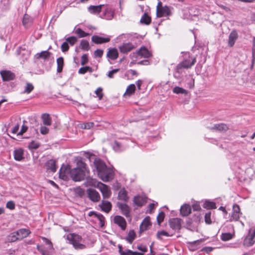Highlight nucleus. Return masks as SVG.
<instances>
[{"label": "nucleus", "instance_id": "nucleus-1", "mask_svg": "<svg viewBox=\"0 0 255 255\" xmlns=\"http://www.w3.org/2000/svg\"><path fill=\"white\" fill-rule=\"evenodd\" d=\"M90 170L87 165L81 160V181L86 179L84 185L86 187H98V182L97 180L89 176Z\"/></svg>", "mask_w": 255, "mask_h": 255}, {"label": "nucleus", "instance_id": "nucleus-2", "mask_svg": "<svg viewBox=\"0 0 255 255\" xmlns=\"http://www.w3.org/2000/svg\"><path fill=\"white\" fill-rule=\"evenodd\" d=\"M183 56V60L177 65L176 68L178 71L182 69L190 68L196 62V57H191L189 52L184 53Z\"/></svg>", "mask_w": 255, "mask_h": 255}, {"label": "nucleus", "instance_id": "nucleus-3", "mask_svg": "<svg viewBox=\"0 0 255 255\" xmlns=\"http://www.w3.org/2000/svg\"><path fill=\"white\" fill-rule=\"evenodd\" d=\"M171 14V11L167 5L163 6L161 1H158L156 6V15L157 17H166Z\"/></svg>", "mask_w": 255, "mask_h": 255}, {"label": "nucleus", "instance_id": "nucleus-4", "mask_svg": "<svg viewBox=\"0 0 255 255\" xmlns=\"http://www.w3.org/2000/svg\"><path fill=\"white\" fill-rule=\"evenodd\" d=\"M114 171L110 167H106L101 173H99V178L104 182H108L114 178Z\"/></svg>", "mask_w": 255, "mask_h": 255}, {"label": "nucleus", "instance_id": "nucleus-5", "mask_svg": "<svg viewBox=\"0 0 255 255\" xmlns=\"http://www.w3.org/2000/svg\"><path fill=\"white\" fill-rule=\"evenodd\" d=\"M255 227H252L249 230L248 235L245 237L243 242L245 246L249 247L252 246L255 243Z\"/></svg>", "mask_w": 255, "mask_h": 255}, {"label": "nucleus", "instance_id": "nucleus-6", "mask_svg": "<svg viewBox=\"0 0 255 255\" xmlns=\"http://www.w3.org/2000/svg\"><path fill=\"white\" fill-rule=\"evenodd\" d=\"M242 215L240 206L235 204L233 206V210L230 216L229 221L230 222H237L238 221Z\"/></svg>", "mask_w": 255, "mask_h": 255}, {"label": "nucleus", "instance_id": "nucleus-7", "mask_svg": "<svg viewBox=\"0 0 255 255\" xmlns=\"http://www.w3.org/2000/svg\"><path fill=\"white\" fill-rule=\"evenodd\" d=\"M97 188L102 193L104 199H108L111 196L112 192L108 185L102 182H99Z\"/></svg>", "mask_w": 255, "mask_h": 255}, {"label": "nucleus", "instance_id": "nucleus-8", "mask_svg": "<svg viewBox=\"0 0 255 255\" xmlns=\"http://www.w3.org/2000/svg\"><path fill=\"white\" fill-rule=\"evenodd\" d=\"M67 239L69 243L73 245V247L78 249L80 248V237L75 234H69L67 235Z\"/></svg>", "mask_w": 255, "mask_h": 255}, {"label": "nucleus", "instance_id": "nucleus-9", "mask_svg": "<svg viewBox=\"0 0 255 255\" xmlns=\"http://www.w3.org/2000/svg\"><path fill=\"white\" fill-rule=\"evenodd\" d=\"M86 193L88 197L93 202H97L100 200V195L96 190L89 188L87 190Z\"/></svg>", "mask_w": 255, "mask_h": 255}, {"label": "nucleus", "instance_id": "nucleus-10", "mask_svg": "<svg viewBox=\"0 0 255 255\" xmlns=\"http://www.w3.org/2000/svg\"><path fill=\"white\" fill-rule=\"evenodd\" d=\"M113 222L118 225L121 229L124 231L127 228V222L125 218L121 216L117 215L114 217Z\"/></svg>", "mask_w": 255, "mask_h": 255}, {"label": "nucleus", "instance_id": "nucleus-11", "mask_svg": "<svg viewBox=\"0 0 255 255\" xmlns=\"http://www.w3.org/2000/svg\"><path fill=\"white\" fill-rule=\"evenodd\" d=\"M136 54L141 58H148L152 56V52L145 46L141 47L137 51Z\"/></svg>", "mask_w": 255, "mask_h": 255}, {"label": "nucleus", "instance_id": "nucleus-12", "mask_svg": "<svg viewBox=\"0 0 255 255\" xmlns=\"http://www.w3.org/2000/svg\"><path fill=\"white\" fill-rule=\"evenodd\" d=\"M94 165L97 169L98 175L101 173L107 167L106 163L101 159L97 158L94 162Z\"/></svg>", "mask_w": 255, "mask_h": 255}, {"label": "nucleus", "instance_id": "nucleus-13", "mask_svg": "<svg viewBox=\"0 0 255 255\" xmlns=\"http://www.w3.org/2000/svg\"><path fill=\"white\" fill-rule=\"evenodd\" d=\"M135 48V46L131 43H123L119 47L120 51L122 53H127Z\"/></svg>", "mask_w": 255, "mask_h": 255}, {"label": "nucleus", "instance_id": "nucleus-14", "mask_svg": "<svg viewBox=\"0 0 255 255\" xmlns=\"http://www.w3.org/2000/svg\"><path fill=\"white\" fill-rule=\"evenodd\" d=\"M107 58L110 60H116L119 57V52L116 48H110L106 54Z\"/></svg>", "mask_w": 255, "mask_h": 255}, {"label": "nucleus", "instance_id": "nucleus-15", "mask_svg": "<svg viewBox=\"0 0 255 255\" xmlns=\"http://www.w3.org/2000/svg\"><path fill=\"white\" fill-rule=\"evenodd\" d=\"M118 207L121 210L122 214L126 217H129L130 216V209L129 207L125 203H118Z\"/></svg>", "mask_w": 255, "mask_h": 255}, {"label": "nucleus", "instance_id": "nucleus-16", "mask_svg": "<svg viewBox=\"0 0 255 255\" xmlns=\"http://www.w3.org/2000/svg\"><path fill=\"white\" fill-rule=\"evenodd\" d=\"M91 40L94 43L100 44L110 42L111 39L109 37H102L98 35H94L92 37Z\"/></svg>", "mask_w": 255, "mask_h": 255}, {"label": "nucleus", "instance_id": "nucleus-17", "mask_svg": "<svg viewBox=\"0 0 255 255\" xmlns=\"http://www.w3.org/2000/svg\"><path fill=\"white\" fill-rule=\"evenodd\" d=\"M151 223L150 222V218L149 216L146 217L142 222H141L140 227L139 231L140 232H143L146 230H147L150 226H151Z\"/></svg>", "mask_w": 255, "mask_h": 255}, {"label": "nucleus", "instance_id": "nucleus-18", "mask_svg": "<svg viewBox=\"0 0 255 255\" xmlns=\"http://www.w3.org/2000/svg\"><path fill=\"white\" fill-rule=\"evenodd\" d=\"M70 169L66 166H62L59 171V177L64 180L68 179V175H70Z\"/></svg>", "mask_w": 255, "mask_h": 255}, {"label": "nucleus", "instance_id": "nucleus-19", "mask_svg": "<svg viewBox=\"0 0 255 255\" xmlns=\"http://www.w3.org/2000/svg\"><path fill=\"white\" fill-rule=\"evenodd\" d=\"M37 249L40 252L42 255H51L53 250V247L50 248V247L48 246L45 247L41 245H37Z\"/></svg>", "mask_w": 255, "mask_h": 255}, {"label": "nucleus", "instance_id": "nucleus-20", "mask_svg": "<svg viewBox=\"0 0 255 255\" xmlns=\"http://www.w3.org/2000/svg\"><path fill=\"white\" fill-rule=\"evenodd\" d=\"M181 219L178 218H173L169 220V224L170 227L173 230H179L181 228Z\"/></svg>", "mask_w": 255, "mask_h": 255}, {"label": "nucleus", "instance_id": "nucleus-21", "mask_svg": "<svg viewBox=\"0 0 255 255\" xmlns=\"http://www.w3.org/2000/svg\"><path fill=\"white\" fill-rule=\"evenodd\" d=\"M0 75L2 80L8 81L12 80L14 78V74L9 71L4 70L0 72Z\"/></svg>", "mask_w": 255, "mask_h": 255}, {"label": "nucleus", "instance_id": "nucleus-22", "mask_svg": "<svg viewBox=\"0 0 255 255\" xmlns=\"http://www.w3.org/2000/svg\"><path fill=\"white\" fill-rule=\"evenodd\" d=\"M99 207L102 211L108 213L112 210V203L108 201L103 200L99 205Z\"/></svg>", "mask_w": 255, "mask_h": 255}, {"label": "nucleus", "instance_id": "nucleus-23", "mask_svg": "<svg viewBox=\"0 0 255 255\" xmlns=\"http://www.w3.org/2000/svg\"><path fill=\"white\" fill-rule=\"evenodd\" d=\"M238 38V34L236 30L232 31L229 36L228 45L231 47H233Z\"/></svg>", "mask_w": 255, "mask_h": 255}, {"label": "nucleus", "instance_id": "nucleus-24", "mask_svg": "<svg viewBox=\"0 0 255 255\" xmlns=\"http://www.w3.org/2000/svg\"><path fill=\"white\" fill-rule=\"evenodd\" d=\"M70 177L74 181H80V167H77L70 170Z\"/></svg>", "mask_w": 255, "mask_h": 255}, {"label": "nucleus", "instance_id": "nucleus-25", "mask_svg": "<svg viewBox=\"0 0 255 255\" xmlns=\"http://www.w3.org/2000/svg\"><path fill=\"white\" fill-rule=\"evenodd\" d=\"M133 203L135 205L138 207H141L144 205L146 202V198L141 196H136L133 198Z\"/></svg>", "mask_w": 255, "mask_h": 255}, {"label": "nucleus", "instance_id": "nucleus-26", "mask_svg": "<svg viewBox=\"0 0 255 255\" xmlns=\"http://www.w3.org/2000/svg\"><path fill=\"white\" fill-rule=\"evenodd\" d=\"M17 236L19 240L27 237L31 233L29 230L26 229H21L16 232Z\"/></svg>", "mask_w": 255, "mask_h": 255}, {"label": "nucleus", "instance_id": "nucleus-27", "mask_svg": "<svg viewBox=\"0 0 255 255\" xmlns=\"http://www.w3.org/2000/svg\"><path fill=\"white\" fill-rule=\"evenodd\" d=\"M13 156L15 160H22L24 158L23 150L21 148L15 149L13 151Z\"/></svg>", "mask_w": 255, "mask_h": 255}, {"label": "nucleus", "instance_id": "nucleus-28", "mask_svg": "<svg viewBox=\"0 0 255 255\" xmlns=\"http://www.w3.org/2000/svg\"><path fill=\"white\" fill-rule=\"evenodd\" d=\"M191 213V208L189 205L184 204L180 208V214L182 216L186 217Z\"/></svg>", "mask_w": 255, "mask_h": 255}, {"label": "nucleus", "instance_id": "nucleus-29", "mask_svg": "<svg viewBox=\"0 0 255 255\" xmlns=\"http://www.w3.org/2000/svg\"><path fill=\"white\" fill-rule=\"evenodd\" d=\"M51 53L47 50L42 51L40 53H37L35 55V58L37 59H42L43 60L48 59L51 56Z\"/></svg>", "mask_w": 255, "mask_h": 255}, {"label": "nucleus", "instance_id": "nucleus-30", "mask_svg": "<svg viewBox=\"0 0 255 255\" xmlns=\"http://www.w3.org/2000/svg\"><path fill=\"white\" fill-rule=\"evenodd\" d=\"M89 216L91 217L93 215L97 218L100 221V225L101 227H103L105 224V218L104 216L101 214H97L94 211L90 212L88 214Z\"/></svg>", "mask_w": 255, "mask_h": 255}, {"label": "nucleus", "instance_id": "nucleus-31", "mask_svg": "<svg viewBox=\"0 0 255 255\" xmlns=\"http://www.w3.org/2000/svg\"><path fill=\"white\" fill-rule=\"evenodd\" d=\"M228 129L229 128L228 126L226 124L223 123L214 125L212 128V129L220 131H226L228 130Z\"/></svg>", "mask_w": 255, "mask_h": 255}, {"label": "nucleus", "instance_id": "nucleus-32", "mask_svg": "<svg viewBox=\"0 0 255 255\" xmlns=\"http://www.w3.org/2000/svg\"><path fill=\"white\" fill-rule=\"evenodd\" d=\"M118 199L123 200L124 202H127L128 200V192L123 188L120 190L118 194Z\"/></svg>", "mask_w": 255, "mask_h": 255}, {"label": "nucleus", "instance_id": "nucleus-33", "mask_svg": "<svg viewBox=\"0 0 255 255\" xmlns=\"http://www.w3.org/2000/svg\"><path fill=\"white\" fill-rule=\"evenodd\" d=\"M103 5V4H100L96 6L90 5L88 7V9L89 11L91 13H99L101 12Z\"/></svg>", "mask_w": 255, "mask_h": 255}, {"label": "nucleus", "instance_id": "nucleus-34", "mask_svg": "<svg viewBox=\"0 0 255 255\" xmlns=\"http://www.w3.org/2000/svg\"><path fill=\"white\" fill-rule=\"evenodd\" d=\"M47 169L50 170L52 172H55L56 171L55 161L50 159L46 163Z\"/></svg>", "mask_w": 255, "mask_h": 255}, {"label": "nucleus", "instance_id": "nucleus-35", "mask_svg": "<svg viewBox=\"0 0 255 255\" xmlns=\"http://www.w3.org/2000/svg\"><path fill=\"white\" fill-rule=\"evenodd\" d=\"M140 22L146 25H149L151 22V18L147 12H145L141 17Z\"/></svg>", "mask_w": 255, "mask_h": 255}, {"label": "nucleus", "instance_id": "nucleus-36", "mask_svg": "<svg viewBox=\"0 0 255 255\" xmlns=\"http://www.w3.org/2000/svg\"><path fill=\"white\" fill-rule=\"evenodd\" d=\"M57 72L58 73H61L62 71L64 65V59L62 57H60L57 59Z\"/></svg>", "mask_w": 255, "mask_h": 255}, {"label": "nucleus", "instance_id": "nucleus-37", "mask_svg": "<svg viewBox=\"0 0 255 255\" xmlns=\"http://www.w3.org/2000/svg\"><path fill=\"white\" fill-rule=\"evenodd\" d=\"M136 237V234L133 230H130L128 233L127 237L126 238L129 243L131 244Z\"/></svg>", "mask_w": 255, "mask_h": 255}, {"label": "nucleus", "instance_id": "nucleus-38", "mask_svg": "<svg viewBox=\"0 0 255 255\" xmlns=\"http://www.w3.org/2000/svg\"><path fill=\"white\" fill-rule=\"evenodd\" d=\"M203 207L207 209H214L217 208L215 202L208 201H206L204 202Z\"/></svg>", "mask_w": 255, "mask_h": 255}, {"label": "nucleus", "instance_id": "nucleus-39", "mask_svg": "<svg viewBox=\"0 0 255 255\" xmlns=\"http://www.w3.org/2000/svg\"><path fill=\"white\" fill-rule=\"evenodd\" d=\"M135 91V86L134 84H132L129 85L128 88H127L126 91L125 93V95H128L130 96L131 95L133 94Z\"/></svg>", "mask_w": 255, "mask_h": 255}, {"label": "nucleus", "instance_id": "nucleus-40", "mask_svg": "<svg viewBox=\"0 0 255 255\" xmlns=\"http://www.w3.org/2000/svg\"><path fill=\"white\" fill-rule=\"evenodd\" d=\"M42 119L44 125L46 126H49L51 124V119L48 114H43L42 116Z\"/></svg>", "mask_w": 255, "mask_h": 255}, {"label": "nucleus", "instance_id": "nucleus-41", "mask_svg": "<svg viewBox=\"0 0 255 255\" xmlns=\"http://www.w3.org/2000/svg\"><path fill=\"white\" fill-rule=\"evenodd\" d=\"M173 92L176 94H183L185 95L187 94V91L186 90L177 86L173 88Z\"/></svg>", "mask_w": 255, "mask_h": 255}, {"label": "nucleus", "instance_id": "nucleus-42", "mask_svg": "<svg viewBox=\"0 0 255 255\" xmlns=\"http://www.w3.org/2000/svg\"><path fill=\"white\" fill-rule=\"evenodd\" d=\"M34 89V87L31 83H27L23 91L24 93L29 94Z\"/></svg>", "mask_w": 255, "mask_h": 255}, {"label": "nucleus", "instance_id": "nucleus-43", "mask_svg": "<svg viewBox=\"0 0 255 255\" xmlns=\"http://www.w3.org/2000/svg\"><path fill=\"white\" fill-rule=\"evenodd\" d=\"M81 48L84 50L88 51L90 49V46L89 42L85 40H82L81 41Z\"/></svg>", "mask_w": 255, "mask_h": 255}, {"label": "nucleus", "instance_id": "nucleus-44", "mask_svg": "<svg viewBox=\"0 0 255 255\" xmlns=\"http://www.w3.org/2000/svg\"><path fill=\"white\" fill-rule=\"evenodd\" d=\"M114 12L113 10L107 8L105 12V16L107 19H111L113 17Z\"/></svg>", "mask_w": 255, "mask_h": 255}, {"label": "nucleus", "instance_id": "nucleus-45", "mask_svg": "<svg viewBox=\"0 0 255 255\" xmlns=\"http://www.w3.org/2000/svg\"><path fill=\"white\" fill-rule=\"evenodd\" d=\"M8 240L11 242H15L17 240H19V238L17 236L16 232L11 233L8 236Z\"/></svg>", "mask_w": 255, "mask_h": 255}, {"label": "nucleus", "instance_id": "nucleus-46", "mask_svg": "<svg viewBox=\"0 0 255 255\" xmlns=\"http://www.w3.org/2000/svg\"><path fill=\"white\" fill-rule=\"evenodd\" d=\"M94 125V124L93 122L85 123H83L82 125H81V128L89 129L92 128Z\"/></svg>", "mask_w": 255, "mask_h": 255}, {"label": "nucleus", "instance_id": "nucleus-47", "mask_svg": "<svg viewBox=\"0 0 255 255\" xmlns=\"http://www.w3.org/2000/svg\"><path fill=\"white\" fill-rule=\"evenodd\" d=\"M104 53V50L101 49H96L94 52V56L95 58H101Z\"/></svg>", "mask_w": 255, "mask_h": 255}, {"label": "nucleus", "instance_id": "nucleus-48", "mask_svg": "<svg viewBox=\"0 0 255 255\" xmlns=\"http://www.w3.org/2000/svg\"><path fill=\"white\" fill-rule=\"evenodd\" d=\"M31 22V19L29 15L28 14H24L23 18L22 23L25 26H26L27 24H28L29 23Z\"/></svg>", "mask_w": 255, "mask_h": 255}, {"label": "nucleus", "instance_id": "nucleus-49", "mask_svg": "<svg viewBox=\"0 0 255 255\" xmlns=\"http://www.w3.org/2000/svg\"><path fill=\"white\" fill-rule=\"evenodd\" d=\"M165 217L164 213L162 211L160 212L157 216V221L158 224L160 225L164 220Z\"/></svg>", "mask_w": 255, "mask_h": 255}, {"label": "nucleus", "instance_id": "nucleus-50", "mask_svg": "<svg viewBox=\"0 0 255 255\" xmlns=\"http://www.w3.org/2000/svg\"><path fill=\"white\" fill-rule=\"evenodd\" d=\"M93 69L90 66H85L81 68V74H84L86 72L92 73L93 72Z\"/></svg>", "mask_w": 255, "mask_h": 255}, {"label": "nucleus", "instance_id": "nucleus-51", "mask_svg": "<svg viewBox=\"0 0 255 255\" xmlns=\"http://www.w3.org/2000/svg\"><path fill=\"white\" fill-rule=\"evenodd\" d=\"M66 40L71 45H73L77 42V38L74 36H71L66 38Z\"/></svg>", "mask_w": 255, "mask_h": 255}, {"label": "nucleus", "instance_id": "nucleus-52", "mask_svg": "<svg viewBox=\"0 0 255 255\" xmlns=\"http://www.w3.org/2000/svg\"><path fill=\"white\" fill-rule=\"evenodd\" d=\"M97 96L99 98V100H101L103 97V89L99 87L95 92Z\"/></svg>", "mask_w": 255, "mask_h": 255}, {"label": "nucleus", "instance_id": "nucleus-53", "mask_svg": "<svg viewBox=\"0 0 255 255\" xmlns=\"http://www.w3.org/2000/svg\"><path fill=\"white\" fill-rule=\"evenodd\" d=\"M232 238V235L230 233L222 234L221 239L223 241H229Z\"/></svg>", "mask_w": 255, "mask_h": 255}, {"label": "nucleus", "instance_id": "nucleus-54", "mask_svg": "<svg viewBox=\"0 0 255 255\" xmlns=\"http://www.w3.org/2000/svg\"><path fill=\"white\" fill-rule=\"evenodd\" d=\"M162 236L168 237L169 235V234L165 231H161L157 232V238L158 239H161Z\"/></svg>", "mask_w": 255, "mask_h": 255}, {"label": "nucleus", "instance_id": "nucleus-55", "mask_svg": "<svg viewBox=\"0 0 255 255\" xmlns=\"http://www.w3.org/2000/svg\"><path fill=\"white\" fill-rule=\"evenodd\" d=\"M205 221L207 224H211L212 223L210 212L206 213L205 215Z\"/></svg>", "mask_w": 255, "mask_h": 255}, {"label": "nucleus", "instance_id": "nucleus-56", "mask_svg": "<svg viewBox=\"0 0 255 255\" xmlns=\"http://www.w3.org/2000/svg\"><path fill=\"white\" fill-rule=\"evenodd\" d=\"M88 62V55L87 54H83L81 57V64L84 65Z\"/></svg>", "mask_w": 255, "mask_h": 255}, {"label": "nucleus", "instance_id": "nucleus-57", "mask_svg": "<svg viewBox=\"0 0 255 255\" xmlns=\"http://www.w3.org/2000/svg\"><path fill=\"white\" fill-rule=\"evenodd\" d=\"M83 156L85 157V158H84V160L87 159L90 162V158L91 156H94V154L90 152L84 151L83 152Z\"/></svg>", "mask_w": 255, "mask_h": 255}, {"label": "nucleus", "instance_id": "nucleus-58", "mask_svg": "<svg viewBox=\"0 0 255 255\" xmlns=\"http://www.w3.org/2000/svg\"><path fill=\"white\" fill-rule=\"evenodd\" d=\"M39 146V144L37 142H35L34 141H32L28 145L29 148L30 149H37Z\"/></svg>", "mask_w": 255, "mask_h": 255}, {"label": "nucleus", "instance_id": "nucleus-59", "mask_svg": "<svg viewBox=\"0 0 255 255\" xmlns=\"http://www.w3.org/2000/svg\"><path fill=\"white\" fill-rule=\"evenodd\" d=\"M6 207L8 209L13 210L15 208V204L13 201H9L7 202Z\"/></svg>", "mask_w": 255, "mask_h": 255}, {"label": "nucleus", "instance_id": "nucleus-60", "mask_svg": "<svg viewBox=\"0 0 255 255\" xmlns=\"http://www.w3.org/2000/svg\"><path fill=\"white\" fill-rule=\"evenodd\" d=\"M69 49V45L68 42L66 40L61 45V50L63 52L67 51Z\"/></svg>", "mask_w": 255, "mask_h": 255}, {"label": "nucleus", "instance_id": "nucleus-61", "mask_svg": "<svg viewBox=\"0 0 255 255\" xmlns=\"http://www.w3.org/2000/svg\"><path fill=\"white\" fill-rule=\"evenodd\" d=\"M42 240L43 241V242L45 243V244L48 246L50 247V248L53 247V244L52 242L48 240V239L45 238V237H41Z\"/></svg>", "mask_w": 255, "mask_h": 255}, {"label": "nucleus", "instance_id": "nucleus-62", "mask_svg": "<svg viewBox=\"0 0 255 255\" xmlns=\"http://www.w3.org/2000/svg\"><path fill=\"white\" fill-rule=\"evenodd\" d=\"M119 71H120V69H115L112 71H110L108 73V76L110 78H113V76H114V74L118 72Z\"/></svg>", "mask_w": 255, "mask_h": 255}, {"label": "nucleus", "instance_id": "nucleus-63", "mask_svg": "<svg viewBox=\"0 0 255 255\" xmlns=\"http://www.w3.org/2000/svg\"><path fill=\"white\" fill-rule=\"evenodd\" d=\"M28 128L26 126L22 125L21 127V130L19 132L17 133V135H22L24 132L26 131L27 130Z\"/></svg>", "mask_w": 255, "mask_h": 255}, {"label": "nucleus", "instance_id": "nucleus-64", "mask_svg": "<svg viewBox=\"0 0 255 255\" xmlns=\"http://www.w3.org/2000/svg\"><path fill=\"white\" fill-rule=\"evenodd\" d=\"M49 129L46 127H41L40 128V132L42 134H46L48 133Z\"/></svg>", "mask_w": 255, "mask_h": 255}]
</instances>
